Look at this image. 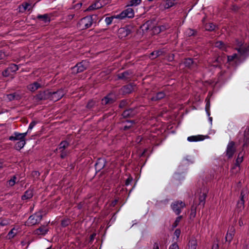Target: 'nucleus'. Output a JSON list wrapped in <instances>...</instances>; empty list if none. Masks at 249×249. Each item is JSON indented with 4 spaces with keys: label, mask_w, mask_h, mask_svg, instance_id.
Masks as SVG:
<instances>
[{
    "label": "nucleus",
    "mask_w": 249,
    "mask_h": 249,
    "mask_svg": "<svg viewBox=\"0 0 249 249\" xmlns=\"http://www.w3.org/2000/svg\"><path fill=\"white\" fill-rule=\"evenodd\" d=\"M134 31V28L131 25H127L123 27H121L118 30V37L120 39H123L128 36Z\"/></svg>",
    "instance_id": "f257e3e1"
},
{
    "label": "nucleus",
    "mask_w": 249,
    "mask_h": 249,
    "mask_svg": "<svg viewBox=\"0 0 249 249\" xmlns=\"http://www.w3.org/2000/svg\"><path fill=\"white\" fill-rule=\"evenodd\" d=\"M42 212V210H40L34 214L30 216L26 222V225L30 226L39 223L42 219V215L41 214Z\"/></svg>",
    "instance_id": "f03ea898"
},
{
    "label": "nucleus",
    "mask_w": 249,
    "mask_h": 249,
    "mask_svg": "<svg viewBox=\"0 0 249 249\" xmlns=\"http://www.w3.org/2000/svg\"><path fill=\"white\" fill-rule=\"evenodd\" d=\"M89 65V62L86 60H83L81 62L78 63L74 67L72 68V73L77 74L78 73L82 72L86 70Z\"/></svg>",
    "instance_id": "7ed1b4c3"
},
{
    "label": "nucleus",
    "mask_w": 249,
    "mask_h": 249,
    "mask_svg": "<svg viewBox=\"0 0 249 249\" xmlns=\"http://www.w3.org/2000/svg\"><path fill=\"white\" fill-rule=\"evenodd\" d=\"M134 71L132 70H128L124 71L119 73L117 75L118 79L122 80L125 81H129L134 76Z\"/></svg>",
    "instance_id": "20e7f679"
},
{
    "label": "nucleus",
    "mask_w": 249,
    "mask_h": 249,
    "mask_svg": "<svg viewBox=\"0 0 249 249\" xmlns=\"http://www.w3.org/2000/svg\"><path fill=\"white\" fill-rule=\"evenodd\" d=\"M173 211L177 215H179L181 212V209L185 207L184 202L181 200H177L171 205Z\"/></svg>",
    "instance_id": "39448f33"
},
{
    "label": "nucleus",
    "mask_w": 249,
    "mask_h": 249,
    "mask_svg": "<svg viewBox=\"0 0 249 249\" xmlns=\"http://www.w3.org/2000/svg\"><path fill=\"white\" fill-rule=\"evenodd\" d=\"M92 25V23L90 20L89 16H86L80 19L78 23V27L81 30H85L89 28Z\"/></svg>",
    "instance_id": "423d86ee"
},
{
    "label": "nucleus",
    "mask_w": 249,
    "mask_h": 249,
    "mask_svg": "<svg viewBox=\"0 0 249 249\" xmlns=\"http://www.w3.org/2000/svg\"><path fill=\"white\" fill-rule=\"evenodd\" d=\"M138 113L135 108H129L124 110L121 114L122 119H130L134 117Z\"/></svg>",
    "instance_id": "0eeeda50"
},
{
    "label": "nucleus",
    "mask_w": 249,
    "mask_h": 249,
    "mask_svg": "<svg viewBox=\"0 0 249 249\" xmlns=\"http://www.w3.org/2000/svg\"><path fill=\"white\" fill-rule=\"evenodd\" d=\"M136 85L134 83H130L127 85L123 86L120 89V92L122 95H126L131 93L134 90V88Z\"/></svg>",
    "instance_id": "6e6552de"
},
{
    "label": "nucleus",
    "mask_w": 249,
    "mask_h": 249,
    "mask_svg": "<svg viewBox=\"0 0 249 249\" xmlns=\"http://www.w3.org/2000/svg\"><path fill=\"white\" fill-rule=\"evenodd\" d=\"M36 100L38 101L50 99L51 100V91L49 90L40 91L36 96Z\"/></svg>",
    "instance_id": "1a4fd4ad"
},
{
    "label": "nucleus",
    "mask_w": 249,
    "mask_h": 249,
    "mask_svg": "<svg viewBox=\"0 0 249 249\" xmlns=\"http://www.w3.org/2000/svg\"><path fill=\"white\" fill-rule=\"evenodd\" d=\"M134 17V10L130 7L123 11L118 15V18L124 19L125 18H132Z\"/></svg>",
    "instance_id": "9d476101"
},
{
    "label": "nucleus",
    "mask_w": 249,
    "mask_h": 249,
    "mask_svg": "<svg viewBox=\"0 0 249 249\" xmlns=\"http://www.w3.org/2000/svg\"><path fill=\"white\" fill-rule=\"evenodd\" d=\"M235 143L233 141L230 142L228 144L226 150V156L228 159L232 158L234 153L236 151V147H235Z\"/></svg>",
    "instance_id": "9b49d317"
},
{
    "label": "nucleus",
    "mask_w": 249,
    "mask_h": 249,
    "mask_svg": "<svg viewBox=\"0 0 249 249\" xmlns=\"http://www.w3.org/2000/svg\"><path fill=\"white\" fill-rule=\"evenodd\" d=\"M241 153H239L238 157L236 160L235 163L233 167L231 168V172L233 173H237L240 170V164L243 161V156H240Z\"/></svg>",
    "instance_id": "f8f14e48"
},
{
    "label": "nucleus",
    "mask_w": 249,
    "mask_h": 249,
    "mask_svg": "<svg viewBox=\"0 0 249 249\" xmlns=\"http://www.w3.org/2000/svg\"><path fill=\"white\" fill-rule=\"evenodd\" d=\"M64 95V90L62 89H59L56 91H51V100L55 102L61 98Z\"/></svg>",
    "instance_id": "ddd939ff"
},
{
    "label": "nucleus",
    "mask_w": 249,
    "mask_h": 249,
    "mask_svg": "<svg viewBox=\"0 0 249 249\" xmlns=\"http://www.w3.org/2000/svg\"><path fill=\"white\" fill-rule=\"evenodd\" d=\"M248 194L247 189L243 188L241 190L240 196V200L237 202V207L239 208H244L245 200L244 197Z\"/></svg>",
    "instance_id": "4468645a"
},
{
    "label": "nucleus",
    "mask_w": 249,
    "mask_h": 249,
    "mask_svg": "<svg viewBox=\"0 0 249 249\" xmlns=\"http://www.w3.org/2000/svg\"><path fill=\"white\" fill-rule=\"evenodd\" d=\"M106 160L104 158H98L95 164V167L96 170L98 171L103 169L106 166Z\"/></svg>",
    "instance_id": "2eb2a0df"
},
{
    "label": "nucleus",
    "mask_w": 249,
    "mask_h": 249,
    "mask_svg": "<svg viewBox=\"0 0 249 249\" xmlns=\"http://www.w3.org/2000/svg\"><path fill=\"white\" fill-rule=\"evenodd\" d=\"M27 134V132L23 133H19L15 132V136H11L9 137V140L11 141H17L25 139V137Z\"/></svg>",
    "instance_id": "dca6fc26"
},
{
    "label": "nucleus",
    "mask_w": 249,
    "mask_h": 249,
    "mask_svg": "<svg viewBox=\"0 0 249 249\" xmlns=\"http://www.w3.org/2000/svg\"><path fill=\"white\" fill-rule=\"evenodd\" d=\"M239 47L236 50L241 55H245L248 52H249V45L245 44L243 45L241 43L238 44Z\"/></svg>",
    "instance_id": "f3484780"
},
{
    "label": "nucleus",
    "mask_w": 249,
    "mask_h": 249,
    "mask_svg": "<svg viewBox=\"0 0 249 249\" xmlns=\"http://www.w3.org/2000/svg\"><path fill=\"white\" fill-rule=\"evenodd\" d=\"M234 233L235 229L233 226H232L229 229L227 232V235L225 237L226 241L230 243L232 240Z\"/></svg>",
    "instance_id": "a211bd4d"
},
{
    "label": "nucleus",
    "mask_w": 249,
    "mask_h": 249,
    "mask_svg": "<svg viewBox=\"0 0 249 249\" xmlns=\"http://www.w3.org/2000/svg\"><path fill=\"white\" fill-rule=\"evenodd\" d=\"M183 64L186 67L189 69L192 68L194 66L196 67L197 66L196 63L195 62L193 59L192 58H185Z\"/></svg>",
    "instance_id": "6ab92c4d"
},
{
    "label": "nucleus",
    "mask_w": 249,
    "mask_h": 249,
    "mask_svg": "<svg viewBox=\"0 0 249 249\" xmlns=\"http://www.w3.org/2000/svg\"><path fill=\"white\" fill-rule=\"evenodd\" d=\"M110 95V94L109 93L102 99L101 104L103 105H111L115 102L114 99L109 97Z\"/></svg>",
    "instance_id": "aec40b11"
},
{
    "label": "nucleus",
    "mask_w": 249,
    "mask_h": 249,
    "mask_svg": "<svg viewBox=\"0 0 249 249\" xmlns=\"http://www.w3.org/2000/svg\"><path fill=\"white\" fill-rule=\"evenodd\" d=\"M243 144L242 145L243 150L248 147L249 144V130L246 129L244 133V138L243 140Z\"/></svg>",
    "instance_id": "412c9836"
},
{
    "label": "nucleus",
    "mask_w": 249,
    "mask_h": 249,
    "mask_svg": "<svg viewBox=\"0 0 249 249\" xmlns=\"http://www.w3.org/2000/svg\"><path fill=\"white\" fill-rule=\"evenodd\" d=\"M165 94L163 91H160L157 92L154 96L150 98L152 101H158L164 98Z\"/></svg>",
    "instance_id": "4be33fe9"
},
{
    "label": "nucleus",
    "mask_w": 249,
    "mask_h": 249,
    "mask_svg": "<svg viewBox=\"0 0 249 249\" xmlns=\"http://www.w3.org/2000/svg\"><path fill=\"white\" fill-rule=\"evenodd\" d=\"M46 226H47L42 225L39 228L36 229L35 231L36 233L38 235H45L49 231V230L47 228Z\"/></svg>",
    "instance_id": "5701e85b"
},
{
    "label": "nucleus",
    "mask_w": 249,
    "mask_h": 249,
    "mask_svg": "<svg viewBox=\"0 0 249 249\" xmlns=\"http://www.w3.org/2000/svg\"><path fill=\"white\" fill-rule=\"evenodd\" d=\"M197 245V244L196 239L195 237L192 236L190 238L188 244V249H196Z\"/></svg>",
    "instance_id": "b1692460"
},
{
    "label": "nucleus",
    "mask_w": 249,
    "mask_h": 249,
    "mask_svg": "<svg viewBox=\"0 0 249 249\" xmlns=\"http://www.w3.org/2000/svg\"><path fill=\"white\" fill-rule=\"evenodd\" d=\"M207 191L203 192L202 193H200V195L199 197V205H201L203 208L205 206V200L207 197Z\"/></svg>",
    "instance_id": "393cba45"
},
{
    "label": "nucleus",
    "mask_w": 249,
    "mask_h": 249,
    "mask_svg": "<svg viewBox=\"0 0 249 249\" xmlns=\"http://www.w3.org/2000/svg\"><path fill=\"white\" fill-rule=\"evenodd\" d=\"M205 139V136L203 135L192 136L188 137L187 140L189 142H194L203 141Z\"/></svg>",
    "instance_id": "a878e982"
},
{
    "label": "nucleus",
    "mask_w": 249,
    "mask_h": 249,
    "mask_svg": "<svg viewBox=\"0 0 249 249\" xmlns=\"http://www.w3.org/2000/svg\"><path fill=\"white\" fill-rule=\"evenodd\" d=\"M226 58V55L223 53L221 55H218L215 58V59L213 61V63H217L219 64L222 65L224 63Z\"/></svg>",
    "instance_id": "bb28decb"
},
{
    "label": "nucleus",
    "mask_w": 249,
    "mask_h": 249,
    "mask_svg": "<svg viewBox=\"0 0 249 249\" xmlns=\"http://www.w3.org/2000/svg\"><path fill=\"white\" fill-rule=\"evenodd\" d=\"M178 0H166L164 3L163 5L165 9H168L178 2Z\"/></svg>",
    "instance_id": "cd10ccee"
},
{
    "label": "nucleus",
    "mask_w": 249,
    "mask_h": 249,
    "mask_svg": "<svg viewBox=\"0 0 249 249\" xmlns=\"http://www.w3.org/2000/svg\"><path fill=\"white\" fill-rule=\"evenodd\" d=\"M41 87L40 84L37 82H35L32 84H30L28 86V89L31 91L33 92Z\"/></svg>",
    "instance_id": "c85d7f7f"
},
{
    "label": "nucleus",
    "mask_w": 249,
    "mask_h": 249,
    "mask_svg": "<svg viewBox=\"0 0 249 249\" xmlns=\"http://www.w3.org/2000/svg\"><path fill=\"white\" fill-rule=\"evenodd\" d=\"M33 196V191L32 190L28 189L25 192L23 195L21 196L22 200H27L31 198Z\"/></svg>",
    "instance_id": "c756f323"
},
{
    "label": "nucleus",
    "mask_w": 249,
    "mask_h": 249,
    "mask_svg": "<svg viewBox=\"0 0 249 249\" xmlns=\"http://www.w3.org/2000/svg\"><path fill=\"white\" fill-rule=\"evenodd\" d=\"M36 18L43 21L44 23L50 22L51 21L50 18L49 17L48 14L44 15H38L36 17Z\"/></svg>",
    "instance_id": "7c9ffc66"
},
{
    "label": "nucleus",
    "mask_w": 249,
    "mask_h": 249,
    "mask_svg": "<svg viewBox=\"0 0 249 249\" xmlns=\"http://www.w3.org/2000/svg\"><path fill=\"white\" fill-rule=\"evenodd\" d=\"M152 23V21L150 20L147 21L145 23L142 24L140 28L142 29V31L144 32H147L150 28L152 27L150 26L151 24Z\"/></svg>",
    "instance_id": "2f4dec72"
},
{
    "label": "nucleus",
    "mask_w": 249,
    "mask_h": 249,
    "mask_svg": "<svg viewBox=\"0 0 249 249\" xmlns=\"http://www.w3.org/2000/svg\"><path fill=\"white\" fill-rule=\"evenodd\" d=\"M26 143L25 139L19 140L15 145V148L17 150H20Z\"/></svg>",
    "instance_id": "473e14b6"
},
{
    "label": "nucleus",
    "mask_w": 249,
    "mask_h": 249,
    "mask_svg": "<svg viewBox=\"0 0 249 249\" xmlns=\"http://www.w3.org/2000/svg\"><path fill=\"white\" fill-rule=\"evenodd\" d=\"M29 6H31V4L28 3V2H23L22 3L21 5H19V12H24L25 10L28 9V11H30L32 9V8H30L29 9H28V7Z\"/></svg>",
    "instance_id": "72a5a7b5"
},
{
    "label": "nucleus",
    "mask_w": 249,
    "mask_h": 249,
    "mask_svg": "<svg viewBox=\"0 0 249 249\" xmlns=\"http://www.w3.org/2000/svg\"><path fill=\"white\" fill-rule=\"evenodd\" d=\"M163 52L162 50H157L153 51L150 54L149 57L153 59L156 58L163 53Z\"/></svg>",
    "instance_id": "f704fd0d"
},
{
    "label": "nucleus",
    "mask_w": 249,
    "mask_h": 249,
    "mask_svg": "<svg viewBox=\"0 0 249 249\" xmlns=\"http://www.w3.org/2000/svg\"><path fill=\"white\" fill-rule=\"evenodd\" d=\"M204 27L206 31L212 32L215 30V25L213 23H208L204 25Z\"/></svg>",
    "instance_id": "c9c22d12"
},
{
    "label": "nucleus",
    "mask_w": 249,
    "mask_h": 249,
    "mask_svg": "<svg viewBox=\"0 0 249 249\" xmlns=\"http://www.w3.org/2000/svg\"><path fill=\"white\" fill-rule=\"evenodd\" d=\"M214 46L215 47L222 50H225L226 49L225 44L222 41H217L215 42L214 43Z\"/></svg>",
    "instance_id": "e433bc0d"
},
{
    "label": "nucleus",
    "mask_w": 249,
    "mask_h": 249,
    "mask_svg": "<svg viewBox=\"0 0 249 249\" xmlns=\"http://www.w3.org/2000/svg\"><path fill=\"white\" fill-rule=\"evenodd\" d=\"M70 145V143L67 141H62L59 144L58 149L59 150L64 149L67 148Z\"/></svg>",
    "instance_id": "4c0bfd02"
},
{
    "label": "nucleus",
    "mask_w": 249,
    "mask_h": 249,
    "mask_svg": "<svg viewBox=\"0 0 249 249\" xmlns=\"http://www.w3.org/2000/svg\"><path fill=\"white\" fill-rule=\"evenodd\" d=\"M7 96L8 99L10 101L15 99L18 100L19 99V95L16 93L8 94Z\"/></svg>",
    "instance_id": "58836bf2"
},
{
    "label": "nucleus",
    "mask_w": 249,
    "mask_h": 249,
    "mask_svg": "<svg viewBox=\"0 0 249 249\" xmlns=\"http://www.w3.org/2000/svg\"><path fill=\"white\" fill-rule=\"evenodd\" d=\"M71 223V220L69 218H65L64 219H62L61 221V226L62 227H66L68 226Z\"/></svg>",
    "instance_id": "ea45409f"
},
{
    "label": "nucleus",
    "mask_w": 249,
    "mask_h": 249,
    "mask_svg": "<svg viewBox=\"0 0 249 249\" xmlns=\"http://www.w3.org/2000/svg\"><path fill=\"white\" fill-rule=\"evenodd\" d=\"M118 18V15L116 17L111 16V17H106L105 19V21L106 22L107 25L108 26L112 23V20L114 18Z\"/></svg>",
    "instance_id": "a19ab883"
},
{
    "label": "nucleus",
    "mask_w": 249,
    "mask_h": 249,
    "mask_svg": "<svg viewBox=\"0 0 249 249\" xmlns=\"http://www.w3.org/2000/svg\"><path fill=\"white\" fill-rule=\"evenodd\" d=\"M99 5L97 2H94L90 5L86 10V11H90L95 9H99Z\"/></svg>",
    "instance_id": "79ce46f5"
},
{
    "label": "nucleus",
    "mask_w": 249,
    "mask_h": 249,
    "mask_svg": "<svg viewBox=\"0 0 249 249\" xmlns=\"http://www.w3.org/2000/svg\"><path fill=\"white\" fill-rule=\"evenodd\" d=\"M182 217H183L182 215H179L176 218L175 222L173 223V224L172 225V227L173 229H175L178 226L180 221L182 218Z\"/></svg>",
    "instance_id": "37998d69"
},
{
    "label": "nucleus",
    "mask_w": 249,
    "mask_h": 249,
    "mask_svg": "<svg viewBox=\"0 0 249 249\" xmlns=\"http://www.w3.org/2000/svg\"><path fill=\"white\" fill-rule=\"evenodd\" d=\"M8 68L10 70L11 73H12V72H15L18 69V65H17L16 64H11L9 66V67H8Z\"/></svg>",
    "instance_id": "c03bdc74"
},
{
    "label": "nucleus",
    "mask_w": 249,
    "mask_h": 249,
    "mask_svg": "<svg viewBox=\"0 0 249 249\" xmlns=\"http://www.w3.org/2000/svg\"><path fill=\"white\" fill-rule=\"evenodd\" d=\"M141 2V0H130L128 6H135L139 4Z\"/></svg>",
    "instance_id": "a18cd8bd"
},
{
    "label": "nucleus",
    "mask_w": 249,
    "mask_h": 249,
    "mask_svg": "<svg viewBox=\"0 0 249 249\" xmlns=\"http://www.w3.org/2000/svg\"><path fill=\"white\" fill-rule=\"evenodd\" d=\"M108 0H97L95 2H97L99 5V9L103 7L106 5L107 3Z\"/></svg>",
    "instance_id": "49530a36"
},
{
    "label": "nucleus",
    "mask_w": 249,
    "mask_h": 249,
    "mask_svg": "<svg viewBox=\"0 0 249 249\" xmlns=\"http://www.w3.org/2000/svg\"><path fill=\"white\" fill-rule=\"evenodd\" d=\"M206 107H205V109L207 112L208 115H210V114L209 111H210V99L208 97L206 98Z\"/></svg>",
    "instance_id": "de8ad7c7"
},
{
    "label": "nucleus",
    "mask_w": 249,
    "mask_h": 249,
    "mask_svg": "<svg viewBox=\"0 0 249 249\" xmlns=\"http://www.w3.org/2000/svg\"><path fill=\"white\" fill-rule=\"evenodd\" d=\"M128 104V102L126 100H122L120 102L119 105V107L120 108H124Z\"/></svg>",
    "instance_id": "09e8293b"
},
{
    "label": "nucleus",
    "mask_w": 249,
    "mask_h": 249,
    "mask_svg": "<svg viewBox=\"0 0 249 249\" xmlns=\"http://www.w3.org/2000/svg\"><path fill=\"white\" fill-rule=\"evenodd\" d=\"M188 35L189 36H196L197 35V32L195 30L189 29L188 30Z\"/></svg>",
    "instance_id": "8fccbe9b"
},
{
    "label": "nucleus",
    "mask_w": 249,
    "mask_h": 249,
    "mask_svg": "<svg viewBox=\"0 0 249 249\" xmlns=\"http://www.w3.org/2000/svg\"><path fill=\"white\" fill-rule=\"evenodd\" d=\"M196 206H195L194 205H193L191 206V208L190 215L192 216L193 217H195L196 215Z\"/></svg>",
    "instance_id": "3c124183"
},
{
    "label": "nucleus",
    "mask_w": 249,
    "mask_h": 249,
    "mask_svg": "<svg viewBox=\"0 0 249 249\" xmlns=\"http://www.w3.org/2000/svg\"><path fill=\"white\" fill-rule=\"evenodd\" d=\"M89 16L90 20H91L92 24L93 23H96L97 20L98 19L97 14H93V15H90Z\"/></svg>",
    "instance_id": "603ef678"
},
{
    "label": "nucleus",
    "mask_w": 249,
    "mask_h": 249,
    "mask_svg": "<svg viewBox=\"0 0 249 249\" xmlns=\"http://www.w3.org/2000/svg\"><path fill=\"white\" fill-rule=\"evenodd\" d=\"M95 105V102L92 100H91L89 101L87 105H86V107L88 109L92 108Z\"/></svg>",
    "instance_id": "864d4df0"
},
{
    "label": "nucleus",
    "mask_w": 249,
    "mask_h": 249,
    "mask_svg": "<svg viewBox=\"0 0 249 249\" xmlns=\"http://www.w3.org/2000/svg\"><path fill=\"white\" fill-rule=\"evenodd\" d=\"M17 179V177L16 176H14L12 178H11L8 181L9 185L10 186H13L16 183V180Z\"/></svg>",
    "instance_id": "5fc2aeb1"
},
{
    "label": "nucleus",
    "mask_w": 249,
    "mask_h": 249,
    "mask_svg": "<svg viewBox=\"0 0 249 249\" xmlns=\"http://www.w3.org/2000/svg\"><path fill=\"white\" fill-rule=\"evenodd\" d=\"M11 72L9 69L7 68V69H5L1 73L3 77H6L9 76L11 74Z\"/></svg>",
    "instance_id": "6e6d98bb"
},
{
    "label": "nucleus",
    "mask_w": 249,
    "mask_h": 249,
    "mask_svg": "<svg viewBox=\"0 0 249 249\" xmlns=\"http://www.w3.org/2000/svg\"><path fill=\"white\" fill-rule=\"evenodd\" d=\"M60 150V153H61L60 155V158L62 159H65L68 156V152L64 149H61Z\"/></svg>",
    "instance_id": "4d7b16f0"
},
{
    "label": "nucleus",
    "mask_w": 249,
    "mask_h": 249,
    "mask_svg": "<svg viewBox=\"0 0 249 249\" xmlns=\"http://www.w3.org/2000/svg\"><path fill=\"white\" fill-rule=\"evenodd\" d=\"M135 124H128V125H124L122 128V129L124 131H126V130H128L131 128H132L133 127V125H134Z\"/></svg>",
    "instance_id": "13d9d810"
},
{
    "label": "nucleus",
    "mask_w": 249,
    "mask_h": 249,
    "mask_svg": "<svg viewBox=\"0 0 249 249\" xmlns=\"http://www.w3.org/2000/svg\"><path fill=\"white\" fill-rule=\"evenodd\" d=\"M237 55L236 53H234L231 55L227 56V60L228 62H231L234 60L236 58H237Z\"/></svg>",
    "instance_id": "bf43d9fd"
},
{
    "label": "nucleus",
    "mask_w": 249,
    "mask_h": 249,
    "mask_svg": "<svg viewBox=\"0 0 249 249\" xmlns=\"http://www.w3.org/2000/svg\"><path fill=\"white\" fill-rule=\"evenodd\" d=\"M157 29H158L159 32H161L165 31L167 29V27L165 25H161L157 26Z\"/></svg>",
    "instance_id": "052dcab7"
},
{
    "label": "nucleus",
    "mask_w": 249,
    "mask_h": 249,
    "mask_svg": "<svg viewBox=\"0 0 249 249\" xmlns=\"http://www.w3.org/2000/svg\"><path fill=\"white\" fill-rule=\"evenodd\" d=\"M121 123H127L128 124H136L137 122L136 121V120H128V119H126L125 120L122 121Z\"/></svg>",
    "instance_id": "680f3d73"
},
{
    "label": "nucleus",
    "mask_w": 249,
    "mask_h": 249,
    "mask_svg": "<svg viewBox=\"0 0 249 249\" xmlns=\"http://www.w3.org/2000/svg\"><path fill=\"white\" fill-rule=\"evenodd\" d=\"M169 249H179V247L177 243L175 242L170 246Z\"/></svg>",
    "instance_id": "e2e57ef3"
},
{
    "label": "nucleus",
    "mask_w": 249,
    "mask_h": 249,
    "mask_svg": "<svg viewBox=\"0 0 249 249\" xmlns=\"http://www.w3.org/2000/svg\"><path fill=\"white\" fill-rule=\"evenodd\" d=\"M133 180V178L129 176V177L126 179L125 182V185L126 186L128 185Z\"/></svg>",
    "instance_id": "0e129e2a"
},
{
    "label": "nucleus",
    "mask_w": 249,
    "mask_h": 249,
    "mask_svg": "<svg viewBox=\"0 0 249 249\" xmlns=\"http://www.w3.org/2000/svg\"><path fill=\"white\" fill-rule=\"evenodd\" d=\"M181 233V231L179 229H177L175 232L174 235L177 237V238H178Z\"/></svg>",
    "instance_id": "69168bd1"
},
{
    "label": "nucleus",
    "mask_w": 249,
    "mask_h": 249,
    "mask_svg": "<svg viewBox=\"0 0 249 249\" xmlns=\"http://www.w3.org/2000/svg\"><path fill=\"white\" fill-rule=\"evenodd\" d=\"M14 230V229H12L8 234V235L9 236V239L11 238H13L16 235V233H15L13 231Z\"/></svg>",
    "instance_id": "338daca9"
},
{
    "label": "nucleus",
    "mask_w": 249,
    "mask_h": 249,
    "mask_svg": "<svg viewBox=\"0 0 249 249\" xmlns=\"http://www.w3.org/2000/svg\"><path fill=\"white\" fill-rule=\"evenodd\" d=\"M32 175L34 178H38L40 176V173L37 171H34L32 172Z\"/></svg>",
    "instance_id": "774afa93"
}]
</instances>
